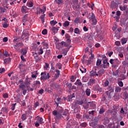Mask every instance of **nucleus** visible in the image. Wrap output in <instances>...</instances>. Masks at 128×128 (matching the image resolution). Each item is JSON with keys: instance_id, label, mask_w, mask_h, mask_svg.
Masks as SVG:
<instances>
[{"instance_id": "obj_9", "label": "nucleus", "mask_w": 128, "mask_h": 128, "mask_svg": "<svg viewBox=\"0 0 128 128\" xmlns=\"http://www.w3.org/2000/svg\"><path fill=\"white\" fill-rule=\"evenodd\" d=\"M75 86H82V83L80 82V79H78L74 83Z\"/></svg>"}, {"instance_id": "obj_7", "label": "nucleus", "mask_w": 128, "mask_h": 128, "mask_svg": "<svg viewBox=\"0 0 128 128\" xmlns=\"http://www.w3.org/2000/svg\"><path fill=\"white\" fill-rule=\"evenodd\" d=\"M98 76V74L96 73V72L92 70L90 72V76Z\"/></svg>"}, {"instance_id": "obj_50", "label": "nucleus", "mask_w": 128, "mask_h": 128, "mask_svg": "<svg viewBox=\"0 0 128 128\" xmlns=\"http://www.w3.org/2000/svg\"><path fill=\"white\" fill-rule=\"evenodd\" d=\"M2 96L4 98H8V94L5 93L3 94Z\"/></svg>"}, {"instance_id": "obj_1", "label": "nucleus", "mask_w": 128, "mask_h": 128, "mask_svg": "<svg viewBox=\"0 0 128 128\" xmlns=\"http://www.w3.org/2000/svg\"><path fill=\"white\" fill-rule=\"evenodd\" d=\"M52 114L54 116V120H61L62 114L58 112V110H54L52 112Z\"/></svg>"}, {"instance_id": "obj_16", "label": "nucleus", "mask_w": 128, "mask_h": 128, "mask_svg": "<svg viewBox=\"0 0 128 128\" xmlns=\"http://www.w3.org/2000/svg\"><path fill=\"white\" fill-rule=\"evenodd\" d=\"M26 52H28V50H26V49L22 48L21 50V54H22V56H24L26 54Z\"/></svg>"}, {"instance_id": "obj_45", "label": "nucleus", "mask_w": 128, "mask_h": 128, "mask_svg": "<svg viewBox=\"0 0 128 128\" xmlns=\"http://www.w3.org/2000/svg\"><path fill=\"white\" fill-rule=\"evenodd\" d=\"M118 70H116V72H113V76H116L118 75Z\"/></svg>"}, {"instance_id": "obj_55", "label": "nucleus", "mask_w": 128, "mask_h": 128, "mask_svg": "<svg viewBox=\"0 0 128 128\" xmlns=\"http://www.w3.org/2000/svg\"><path fill=\"white\" fill-rule=\"evenodd\" d=\"M90 56L89 58L90 60H94V55L92 54V52L90 53Z\"/></svg>"}, {"instance_id": "obj_52", "label": "nucleus", "mask_w": 128, "mask_h": 128, "mask_svg": "<svg viewBox=\"0 0 128 128\" xmlns=\"http://www.w3.org/2000/svg\"><path fill=\"white\" fill-rule=\"evenodd\" d=\"M80 126H82V128H86L87 124H86V122H83V123H82L80 124Z\"/></svg>"}, {"instance_id": "obj_4", "label": "nucleus", "mask_w": 128, "mask_h": 128, "mask_svg": "<svg viewBox=\"0 0 128 128\" xmlns=\"http://www.w3.org/2000/svg\"><path fill=\"white\" fill-rule=\"evenodd\" d=\"M100 120V118L98 117H95L94 119L92 120V124L94 126H96V124H98V122Z\"/></svg>"}, {"instance_id": "obj_57", "label": "nucleus", "mask_w": 128, "mask_h": 128, "mask_svg": "<svg viewBox=\"0 0 128 128\" xmlns=\"http://www.w3.org/2000/svg\"><path fill=\"white\" fill-rule=\"evenodd\" d=\"M74 32V34H78L80 33V30L78 28H76Z\"/></svg>"}, {"instance_id": "obj_51", "label": "nucleus", "mask_w": 128, "mask_h": 128, "mask_svg": "<svg viewBox=\"0 0 128 128\" xmlns=\"http://www.w3.org/2000/svg\"><path fill=\"white\" fill-rule=\"evenodd\" d=\"M92 24L96 25V18L92 19Z\"/></svg>"}, {"instance_id": "obj_3", "label": "nucleus", "mask_w": 128, "mask_h": 128, "mask_svg": "<svg viewBox=\"0 0 128 128\" xmlns=\"http://www.w3.org/2000/svg\"><path fill=\"white\" fill-rule=\"evenodd\" d=\"M28 11V8L26 6H22L21 8V12L22 14H26Z\"/></svg>"}, {"instance_id": "obj_33", "label": "nucleus", "mask_w": 128, "mask_h": 128, "mask_svg": "<svg viewBox=\"0 0 128 128\" xmlns=\"http://www.w3.org/2000/svg\"><path fill=\"white\" fill-rule=\"evenodd\" d=\"M121 40L122 44H126V42H128V39L126 38H123Z\"/></svg>"}, {"instance_id": "obj_40", "label": "nucleus", "mask_w": 128, "mask_h": 128, "mask_svg": "<svg viewBox=\"0 0 128 128\" xmlns=\"http://www.w3.org/2000/svg\"><path fill=\"white\" fill-rule=\"evenodd\" d=\"M10 62V58H8L4 59V64H8Z\"/></svg>"}, {"instance_id": "obj_6", "label": "nucleus", "mask_w": 128, "mask_h": 128, "mask_svg": "<svg viewBox=\"0 0 128 128\" xmlns=\"http://www.w3.org/2000/svg\"><path fill=\"white\" fill-rule=\"evenodd\" d=\"M96 84V79L91 78L88 82V86H92V84Z\"/></svg>"}, {"instance_id": "obj_20", "label": "nucleus", "mask_w": 128, "mask_h": 128, "mask_svg": "<svg viewBox=\"0 0 128 128\" xmlns=\"http://www.w3.org/2000/svg\"><path fill=\"white\" fill-rule=\"evenodd\" d=\"M62 54H64V56H66V54H68V50L66 48H62Z\"/></svg>"}, {"instance_id": "obj_11", "label": "nucleus", "mask_w": 128, "mask_h": 128, "mask_svg": "<svg viewBox=\"0 0 128 128\" xmlns=\"http://www.w3.org/2000/svg\"><path fill=\"white\" fill-rule=\"evenodd\" d=\"M56 74H54V78H58L60 76V71L58 70H56Z\"/></svg>"}, {"instance_id": "obj_46", "label": "nucleus", "mask_w": 128, "mask_h": 128, "mask_svg": "<svg viewBox=\"0 0 128 128\" xmlns=\"http://www.w3.org/2000/svg\"><path fill=\"white\" fill-rule=\"evenodd\" d=\"M104 112V108H101L100 110L99 114H103Z\"/></svg>"}, {"instance_id": "obj_61", "label": "nucleus", "mask_w": 128, "mask_h": 128, "mask_svg": "<svg viewBox=\"0 0 128 128\" xmlns=\"http://www.w3.org/2000/svg\"><path fill=\"white\" fill-rule=\"evenodd\" d=\"M16 103L12 104V110H14V108H16Z\"/></svg>"}, {"instance_id": "obj_53", "label": "nucleus", "mask_w": 128, "mask_h": 128, "mask_svg": "<svg viewBox=\"0 0 128 128\" xmlns=\"http://www.w3.org/2000/svg\"><path fill=\"white\" fill-rule=\"evenodd\" d=\"M70 79L71 82H74V80H76V78L74 76H71V78H70Z\"/></svg>"}, {"instance_id": "obj_56", "label": "nucleus", "mask_w": 128, "mask_h": 128, "mask_svg": "<svg viewBox=\"0 0 128 128\" xmlns=\"http://www.w3.org/2000/svg\"><path fill=\"white\" fill-rule=\"evenodd\" d=\"M3 54L4 56H10V54H8V52L7 51H4Z\"/></svg>"}, {"instance_id": "obj_19", "label": "nucleus", "mask_w": 128, "mask_h": 128, "mask_svg": "<svg viewBox=\"0 0 128 128\" xmlns=\"http://www.w3.org/2000/svg\"><path fill=\"white\" fill-rule=\"evenodd\" d=\"M42 46H46V48H48V44L47 42H46V40H44V42H42Z\"/></svg>"}, {"instance_id": "obj_42", "label": "nucleus", "mask_w": 128, "mask_h": 128, "mask_svg": "<svg viewBox=\"0 0 128 128\" xmlns=\"http://www.w3.org/2000/svg\"><path fill=\"white\" fill-rule=\"evenodd\" d=\"M118 85L120 88H122L124 86V82L122 81H120L118 82Z\"/></svg>"}, {"instance_id": "obj_10", "label": "nucleus", "mask_w": 128, "mask_h": 128, "mask_svg": "<svg viewBox=\"0 0 128 128\" xmlns=\"http://www.w3.org/2000/svg\"><path fill=\"white\" fill-rule=\"evenodd\" d=\"M24 46V44L22 42H19L18 44H16L14 45V48H22Z\"/></svg>"}, {"instance_id": "obj_29", "label": "nucleus", "mask_w": 128, "mask_h": 128, "mask_svg": "<svg viewBox=\"0 0 128 128\" xmlns=\"http://www.w3.org/2000/svg\"><path fill=\"white\" fill-rule=\"evenodd\" d=\"M27 6H28V8H32V6H34V3L32 2H28L27 3Z\"/></svg>"}, {"instance_id": "obj_27", "label": "nucleus", "mask_w": 128, "mask_h": 128, "mask_svg": "<svg viewBox=\"0 0 128 128\" xmlns=\"http://www.w3.org/2000/svg\"><path fill=\"white\" fill-rule=\"evenodd\" d=\"M70 26V22L68 20L66 21L64 24H63V26L64 28H66V26Z\"/></svg>"}, {"instance_id": "obj_49", "label": "nucleus", "mask_w": 128, "mask_h": 128, "mask_svg": "<svg viewBox=\"0 0 128 128\" xmlns=\"http://www.w3.org/2000/svg\"><path fill=\"white\" fill-rule=\"evenodd\" d=\"M90 106L92 108H94V106H96V104L94 103V102H90Z\"/></svg>"}, {"instance_id": "obj_28", "label": "nucleus", "mask_w": 128, "mask_h": 128, "mask_svg": "<svg viewBox=\"0 0 128 128\" xmlns=\"http://www.w3.org/2000/svg\"><path fill=\"white\" fill-rule=\"evenodd\" d=\"M19 88H21L22 90H26V85H24V84H20V85H19Z\"/></svg>"}, {"instance_id": "obj_32", "label": "nucleus", "mask_w": 128, "mask_h": 128, "mask_svg": "<svg viewBox=\"0 0 128 128\" xmlns=\"http://www.w3.org/2000/svg\"><path fill=\"white\" fill-rule=\"evenodd\" d=\"M86 94L88 96L90 95V88H87L86 90Z\"/></svg>"}, {"instance_id": "obj_41", "label": "nucleus", "mask_w": 128, "mask_h": 128, "mask_svg": "<svg viewBox=\"0 0 128 128\" xmlns=\"http://www.w3.org/2000/svg\"><path fill=\"white\" fill-rule=\"evenodd\" d=\"M66 86L68 87L69 90H72V83L67 82Z\"/></svg>"}, {"instance_id": "obj_13", "label": "nucleus", "mask_w": 128, "mask_h": 128, "mask_svg": "<svg viewBox=\"0 0 128 128\" xmlns=\"http://www.w3.org/2000/svg\"><path fill=\"white\" fill-rule=\"evenodd\" d=\"M22 20L23 22H28V14H25L22 18Z\"/></svg>"}, {"instance_id": "obj_43", "label": "nucleus", "mask_w": 128, "mask_h": 128, "mask_svg": "<svg viewBox=\"0 0 128 128\" xmlns=\"http://www.w3.org/2000/svg\"><path fill=\"white\" fill-rule=\"evenodd\" d=\"M45 92H48V94H52V90H50L48 89V88H45Z\"/></svg>"}, {"instance_id": "obj_8", "label": "nucleus", "mask_w": 128, "mask_h": 128, "mask_svg": "<svg viewBox=\"0 0 128 128\" xmlns=\"http://www.w3.org/2000/svg\"><path fill=\"white\" fill-rule=\"evenodd\" d=\"M21 72H26V69L24 68V65L22 64H20L18 66Z\"/></svg>"}, {"instance_id": "obj_15", "label": "nucleus", "mask_w": 128, "mask_h": 128, "mask_svg": "<svg viewBox=\"0 0 128 128\" xmlns=\"http://www.w3.org/2000/svg\"><path fill=\"white\" fill-rule=\"evenodd\" d=\"M1 110L3 112H4V114H8V110L6 107L2 108Z\"/></svg>"}, {"instance_id": "obj_59", "label": "nucleus", "mask_w": 128, "mask_h": 128, "mask_svg": "<svg viewBox=\"0 0 128 128\" xmlns=\"http://www.w3.org/2000/svg\"><path fill=\"white\" fill-rule=\"evenodd\" d=\"M122 64H123V66H128V62H126V60H125L124 62H122Z\"/></svg>"}, {"instance_id": "obj_21", "label": "nucleus", "mask_w": 128, "mask_h": 128, "mask_svg": "<svg viewBox=\"0 0 128 128\" xmlns=\"http://www.w3.org/2000/svg\"><path fill=\"white\" fill-rule=\"evenodd\" d=\"M37 118H38L37 122H38L39 124H42V122L44 120V119H42V118L38 117V116Z\"/></svg>"}, {"instance_id": "obj_31", "label": "nucleus", "mask_w": 128, "mask_h": 128, "mask_svg": "<svg viewBox=\"0 0 128 128\" xmlns=\"http://www.w3.org/2000/svg\"><path fill=\"white\" fill-rule=\"evenodd\" d=\"M0 12L2 14H4V12H6V9L2 7H0Z\"/></svg>"}, {"instance_id": "obj_30", "label": "nucleus", "mask_w": 128, "mask_h": 128, "mask_svg": "<svg viewBox=\"0 0 128 128\" xmlns=\"http://www.w3.org/2000/svg\"><path fill=\"white\" fill-rule=\"evenodd\" d=\"M80 70L82 72V74H84L85 72H86V68H84V67H81L80 68Z\"/></svg>"}, {"instance_id": "obj_47", "label": "nucleus", "mask_w": 128, "mask_h": 128, "mask_svg": "<svg viewBox=\"0 0 128 128\" xmlns=\"http://www.w3.org/2000/svg\"><path fill=\"white\" fill-rule=\"evenodd\" d=\"M77 104H79V106H82V104H84V101L83 100H78Z\"/></svg>"}, {"instance_id": "obj_38", "label": "nucleus", "mask_w": 128, "mask_h": 128, "mask_svg": "<svg viewBox=\"0 0 128 128\" xmlns=\"http://www.w3.org/2000/svg\"><path fill=\"white\" fill-rule=\"evenodd\" d=\"M4 124V118H0V126H2V124Z\"/></svg>"}, {"instance_id": "obj_58", "label": "nucleus", "mask_w": 128, "mask_h": 128, "mask_svg": "<svg viewBox=\"0 0 128 128\" xmlns=\"http://www.w3.org/2000/svg\"><path fill=\"white\" fill-rule=\"evenodd\" d=\"M38 106H40V103L38 102H36L34 104V108H38Z\"/></svg>"}, {"instance_id": "obj_62", "label": "nucleus", "mask_w": 128, "mask_h": 128, "mask_svg": "<svg viewBox=\"0 0 128 128\" xmlns=\"http://www.w3.org/2000/svg\"><path fill=\"white\" fill-rule=\"evenodd\" d=\"M118 56L120 58H124V54H122V52H119L118 54Z\"/></svg>"}, {"instance_id": "obj_5", "label": "nucleus", "mask_w": 128, "mask_h": 128, "mask_svg": "<svg viewBox=\"0 0 128 128\" xmlns=\"http://www.w3.org/2000/svg\"><path fill=\"white\" fill-rule=\"evenodd\" d=\"M104 70L102 68L100 70L98 71V76L100 77L104 74Z\"/></svg>"}, {"instance_id": "obj_37", "label": "nucleus", "mask_w": 128, "mask_h": 128, "mask_svg": "<svg viewBox=\"0 0 128 128\" xmlns=\"http://www.w3.org/2000/svg\"><path fill=\"white\" fill-rule=\"evenodd\" d=\"M80 18L78 17H76L75 18V20H74V22L75 24H80Z\"/></svg>"}, {"instance_id": "obj_2", "label": "nucleus", "mask_w": 128, "mask_h": 128, "mask_svg": "<svg viewBox=\"0 0 128 128\" xmlns=\"http://www.w3.org/2000/svg\"><path fill=\"white\" fill-rule=\"evenodd\" d=\"M41 77L40 80H48L50 78V73H46V72H42L41 73Z\"/></svg>"}, {"instance_id": "obj_17", "label": "nucleus", "mask_w": 128, "mask_h": 128, "mask_svg": "<svg viewBox=\"0 0 128 128\" xmlns=\"http://www.w3.org/2000/svg\"><path fill=\"white\" fill-rule=\"evenodd\" d=\"M46 54L47 58L50 56H52V53L50 52V50H46Z\"/></svg>"}, {"instance_id": "obj_14", "label": "nucleus", "mask_w": 128, "mask_h": 128, "mask_svg": "<svg viewBox=\"0 0 128 128\" xmlns=\"http://www.w3.org/2000/svg\"><path fill=\"white\" fill-rule=\"evenodd\" d=\"M51 30L54 32V34H56L58 30V28L54 26L51 28Z\"/></svg>"}, {"instance_id": "obj_26", "label": "nucleus", "mask_w": 128, "mask_h": 128, "mask_svg": "<svg viewBox=\"0 0 128 128\" xmlns=\"http://www.w3.org/2000/svg\"><path fill=\"white\" fill-rule=\"evenodd\" d=\"M100 64H102V60L98 59L96 63V66H100Z\"/></svg>"}, {"instance_id": "obj_12", "label": "nucleus", "mask_w": 128, "mask_h": 128, "mask_svg": "<svg viewBox=\"0 0 128 128\" xmlns=\"http://www.w3.org/2000/svg\"><path fill=\"white\" fill-rule=\"evenodd\" d=\"M68 101L72 102V98H75L74 93H73L72 94L68 96Z\"/></svg>"}, {"instance_id": "obj_34", "label": "nucleus", "mask_w": 128, "mask_h": 128, "mask_svg": "<svg viewBox=\"0 0 128 128\" xmlns=\"http://www.w3.org/2000/svg\"><path fill=\"white\" fill-rule=\"evenodd\" d=\"M110 65H108L106 64L103 63L101 65V66L104 68H108V66H109Z\"/></svg>"}, {"instance_id": "obj_64", "label": "nucleus", "mask_w": 128, "mask_h": 128, "mask_svg": "<svg viewBox=\"0 0 128 128\" xmlns=\"http://www.w3.org/2000/svg\"><path fill=\"white\" fill-rule=\"evenodd\" d=\"M8 24H6V23L4 22L3 24V28H8Z\"/></svg>"}, {"instance_id": "obj_48", "label": "nucleus", "mask_w": 128, "mask_h": 128, "mask_svg": "<svg viewBox=\"0 0 128 128\" xmlns=\"http://www.w3.org/2000/svg\"><path fill=\"white\" fill-rule=\"evenodd\" d=\"M108 84H110V82L108 80H106L104 83V86H108Z\"/></svg>"}, {"instance_id": "obj_25", "label": "nucleus", "mask_w": 128, "mask_h": 128, "mask_svg": "<svg viewBox=\"0 0 128 128\" xmlns=\"http://www.w3.org/2000/svg\"><path fill=\"white\" fill-rule=\"evenodd\" d=\"M120 10H122V12H124V10H126V8H128V6H120Z\"/></svg>"}, {"instance_id": "obj_54", "label": "nucleus", "mask_w": 128, "mask_h": 128, "mask_svg": "<svg viewBox=\"0 0 128 128\" xmlns=\"http://www.w3.org/2000/svg\"><path fill=\"white\" fill-rule=\"evenodd\" d=\"M103 64H106L110 65V63L108 62V58L103 60Z\"/></svg>"}, {"instance_id": "obj_36", "label": "nucleus", "mask_w": 128, "mask_h": 128, "mask_svg": "<svg viewBox=\"0 0 128 128\" xmlns=\"http://www.w3.org/2000/svg\"><path fill=\"white\" fill-rule=\"evenodd\" d=\"M44 54V50L42 48H40L38 52V54Z\"/></svg>"}, {"instance_id": "obj_24", "label": "nucleus", "mask_w": 128, "mask_h": 128, "mask_svg": "<svg viewBox=\"0 0 128 128\" xmlns=\"http://www.w3.org/2000/svg\"><path fill=\"white\" fill-rule=\"evenodd\" d=\"M25 84L28 86V84H30V80H28V78H26L25 80Z\"/></svg>"}, {"instance_id": "obj_18", "label": "nucleus", "mask_w": 128, "mask_h": 128, "mask_svg": "<svg viewBox=\"0 0 128 128\" xmlns=\"http://www.w3.org/2000/svg\"><path fill=\"white\" fill-rule=\"evenodd\" d=\"M57 112H60V114H62V112H64V108L62 107H58Z\"/></svg>"}, {"instance_id": "obj_23", "label": "nucleus", "mask_w": 128, "mask_h": 128, "mask_svg": "<svg viewBox=\"0 0 128 128\" xmlns=\"http://www.w3.org/2000/svg\"><path fill=\"white\" fill-rule=\"evenodd\" d=\"M122 90V88L120 86H116L115 88V92H120V91Z\"/></svg>"}, {"instance_id": "obj_22", "label": "nucleus", "mask_w": 128, "mask_h": 128, "mask_svg": "<svg viewBox=\"0 0 128 128\" xmlns=\"http://www.w3.org/2000/svg\"><path fill=\"white\" fill-rule=\"evenodd\" d=\"M28 118V116H26V114H22V116H21V118L22 120H26Z\"/></svg>"}, {"instance_id": "obj_44", "label": "nucleus", "mask_w": 128, "mask_h": 128, "mask_svg": "<svg viewBox=\"0 0 128 128\" xmlns=\"http://www.w3.org/2000/svg\"><path fill=\"white\" fill-rule=\"evenodd\" d=\"M56 66H58V68L59 70H62V65L61 64L58 63L56 64Z\"/></svg>"}, {"instance_id": "obj_63", "label": "nucleus", "mask_w": 128, "mask_h": 128, "mask_svg": "<svg viewBox=\"0 0 128 128\" xmlns=\"http://www.w3.org/2000/svg\"><path fill=\"white\" fill-rule=\"evenodd\" d=\"M49 66H50V64H48V63L45 64L44 68L46 70H48V68Z\"/></svg>"}, {"instance_id": "obj_60", "label": "nucleus", "mask_w": 128, "mask_h": 128, "mask_svg": "<svg viewBox=\"0 0 128 128\" xmlns=\"http://www.w3.org/2000/svg\"><path fill=\"white\" fill-rule=\"evenodd\" d=\"M48 34V30H46V29H44L42 31V34Z\"/></svg>"}, {"instance_id": "obj_39", "label": "nucleus", "mask_w": 128, "mask_h": 128, "mask_svg": "<svg viewBox=\"0 0 128 128\" xmlns=\"http://www.w3.org/2000/svg\"><path fill=\"white\" fill-rule=\"evenodd\" d=\"M50 24L51 25L56 26L58 24V22L52 20L50 22Z\"/></svg>"}, {"instance_id": "obj_35", "label": "nucleus", "mask_w": 128, "mask_h": 128, "mask_svg": "<svg viewBox=\"0 0 128 128\" xmlns=\"http://www.w3.org/2000/svg\"><path fill=\"white\" fill-rule=\"evenodd\" d=\"M20 42V37H15L13 40V42Z\"/></svg>"}]
</instances>
